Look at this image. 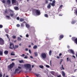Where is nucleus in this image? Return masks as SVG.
Wrapping results in <instances>:
<instances>
[{"label": "nucleus", "instance_id": "f03ea898", "mask_svg": "<svg viewBox=\"0 0 77 77\" xmlns=\"http://www.w3.org/2000/svg\"><path fill=\"white\" fill-rule=\"evenodd\" d=\"M24 66L26 69H29V72L32 71V68H31V64H26L24 65Z\"/></svg>", "mask_w": 77, "mask_h": 77}, {"label": "nucleus", "instance_id": "5701e85b", "mask_svg": "<svg viewBox=\"0 0 77 77\" xmlns=\"http://www.w3.org/2000/svg\"><path fill=\"white\" fill-rule=\"evenodd\" d=\"M60 69L61 70H63L65 69L63 68V65H62V67L60 68Z\"/></svg>", "mask_w": 77, "mask_h": 77}, {"label": "nucleus", "instance_id": "69168bd1", "mask_svg": "<svg viewBox=\"0 0 77 77\" xmlns=\"http://www.w3.org/2000/svg\"><path fill=\"white\" fill-rule=\"evenodd\" d=\"M28 47H29V48H30V47H31V45H29L28 46Z\"/></svg>", "mask_w": 77, "mask_h": 77}, {"label": "nucleus", "instance_id": "4d7b16f0", "mask_svg": "<svg viewBox=\"0 0 77 77\" xmlns=\"http://www.w3.org/2000/svg\"><path fill=\"white\" fill-rule=\"evenodd\" d=\"M12 61H14V60H15V59H11Z\"/></svg>", "mask_w": 77, "mask_h": 77}, {"label": "nucleus", "instance_id": "bf43d9fd", "mask_svg": "<svg viewBox=\"0 0 77 77\" xmlns=\"http://www.w3.org/2000/svg\"><path fill=\"white\" fill-rule=\"evenodd\" d=\"M72 57H74V58H75V56L73 55Z\"/></svg>", "mask_w": 77, "mask_h": 77}, {"label": "nucleus", "instance_id": "338daca9", "mask_svg": "<svg viewBox=\"0 0 77 77\" xmlns=\"http://www.w3.org/2000/svg\"><path fill=\"white\" fill-rule=\"evenodd\" d=\"M57 77H61V75H58Z\"/></svg>", "mask_w": 77, "mask_h": 77}, {"label": "nucleus", "instance_id": "774afa93", "mask_svg": "<svg viewBox=\"0 0 77 77\" xmlns=\"http://www.w3.org/2000/svg\"><path fill=\"white\" fill-rule=\"evenodd\" d=\"M16 42H17V40H15V41H14V43Z\"/></svg>", "mask_w": 77, "mask_h": 77}, {"label": "nucleus", "instance_id": "13d9d810", "mask_svg": "<svg viewBox=\"0 0 77 77\" xmlns=\"http://www.w3.org/2000/svg\"><path fill=\"white\" fill-rule=\"evenodd\" d=\"M18 68H19V69H21V67L20 66H18Z\"/></svg>", "mask_w": 77, "mask_h": 77}, {"label": "nucleus", "instance_id": "4c0bfd02", "mask_svg": "<svg viewBox=\"0 0 77 77\" xmlns=\"http://www.w3.org/2000/svg\"><path fill=\"white\" fill-rule=\"evenodd\" d=\"M17 27H19L20 26V25L19 24H17Z\"/></svg>", "mask_w": 77, "mask_h": 77}, {"label": "nucleus", "instance_id": "0eeeda50", "mask_svg": "<svg viewBox=\"0 0 77 77\" xmlns=\"http://www.w3.org/2000/svg\"><path fill=\"white\" fill-rule=\"evenodd\" d=\"M5 44L4 40L2 38H0V45H3Z\"/></svg>", "mask_w": 77, "mask_h": 77}, {"label": "nucleus", "instance_id": "2eb2a0df", "mask_svg": "<svg viewBox=\"0 0 77 77\" xmlns=\"http://www.w3.org/2000/svg\"><path fill=\"white\" fill-rule=\"evenodd\" d=\"M11 56H15V54H14V52H12L11 54Z\"/></svg>", "mask_w": 77, "mask_h": 77}, {"label": "nucleus", "instance_id": "c03bdc74", "mask_svg": "<svg viewBox=\"0 0 77 77\" xmlns=\"http://www.w3.org/2000/svg\"><path fill=\"white\" fill-rule=\"evenodd\" d=\"M35 75L37 76V77H40L39 76V75L38 74H35Z\"/></svg>", "mask_w": 77, "mask_h": 77}, {"label": "nucleus", "instance_id": "e433bc0d", "mask_svg": "<svg viewBox=\"0 0 77 77\" xmlns=\"http://www.w3.org/2000/svg\"><path fill=\"white\" fill-rule=\"evenodd\" d=\"M21 56L22 57H24V56H25V54H23L22 55H21Z\"/></svg>", "mask_w": 77, "mask_h": 77}, {"label": "nucleus", "instance_id": "f704fd0d", "mask_svg": "<svg viewBox=\"0 0 77 77\" xmlns=\"http://www.w3.org/2000/svg\"><path fill=\"white\" fill-rule=\"evenodd\" d=\"M27 58H28V57L27 55H26L25 57H24V59H27Z\"/></svg>", "mask_w": 77, "mask_h": 77}, {"label": "nucleus", "instance_id": "412c9836", "mask_svg": "<svg viewBox=\"0 0 77 77\" xmlns=\"http://www.w3.org/2000/svg\"><path fill=\"white\" fill-rule=\"evenodd\" d=\"M51 53H52V51H51V50H50L49 53V56L51 55Z\"/></svg>", "mask_w": 77, "mask_h": 77}, {"label": "nucleus", "instance_id": "393cba45", "mask_svg": "<svg viewBox=\"0 0 77 77\" xmlns=\"http://www.w3.org/2000/svg\"><path fill=\"white\" fill-rule=\"evenodd\" d=\"M0 55L1 56H2V55H3V51H0Z\"/></svg>", "mask_w": 77, "mask_h": 77}, {"label": "nucleus", "instance_id": "5fc2aeb1", "mask_svg": "<svg viewBox=\"0 0 77 77\" xmlns=\"http://www.w3.org/2000/svg\"><path fill=\"white\" fill-rule=\"evenodd\" d=\"M71 60L70 58L69 59V62H71Z\"/></svg>", "mask_w": 77, "mask_h": 77}, {"label": "nucleus", "instance_id": "c756f323", "mask_svg": "<svg viewBox=\"0 0 77 77\" xmlns=\"http://www.w3.org/2000/svg\"><path fill=\"white\" fill-rule=\"evenodd\" d=\"M3 76V73L2 72L0 73V77H2Z\"/></svg>", "mask_w": 77, "mask_h": 77}, {"label": "nucleus", "instance_id": "b1692460", "mask_svg": "<svg viewBox=\"0 0 77 77\" xmlns=\"http://www.w3.org/2000/svg\"><path fill=\"white\" fill-rule=\"evenodd\" d=\"M37 47H37V46L36 45H35L33 46V48H34V49H36Z\"/></svg>", "mask_w": 77, "mask_h": 77}, {"label": "nucleus", "instance_id": "f8f14e48", "mask_svg": "<svg viewBox=\"0 0 77 77\" xmlns=\"http://www.w3.org/2000/svg\"><path fill=\"white\" fill-rule=\"evenodd\" d=\"M4 53L5 54L8 55V53H9V51H8L7 50L5 51L4 52Z\"/></svg>", "mask_w": 77, "mask_h": 77}, {"label": "nucleus", "instance_id": "7c9ffc66", "mask_svg": "<svg viewBox=\"0 0 77 77\" xmlns=\"http://www.w3.org/2000/svg\"><path fill=\"white\" fill-rule=\"evenodd\" d=\"M20 63H24V61H23V60H21L19 61Z\"/></svg>", "mask_w": 77, "mask_h": 77}, {"label": "nucleus", "instance_id": "3c124183", "mask_svg": "<svg viewBox=\"0 0 77 77\" xmlns=\"http://www.w3.org/2000/svg\"><path fill=\"white\" fill-rule=\"evenodd\" d=\"M5 13H8V10H6L5 11Z\"/></svg>", "mask_w": 77, "mask_h": 77}, {"label": "nucleus", "instance_id": "c85d7f7f", "mask_svg": "<svg viewBox=\"0 0 77 77\" xmlns=\"http://www.w3.org/2000/svg\"><path fill=\"white\" fill-rule=\"evenodd\" d=\"M34 54H35V56H38V53L37 52H35L34 53Z\"/></svg>", "mask_w": 77, "mask_h": 77}, {"label": "nucleus", "instance_id": "a18cd8bd", "mask_svg": "<svg viewBox=\"0 0 77 77\" xmlns=\"http://www.w3.org/2000/svg\"><path fill=\"white\" fill-rule=\"evenodd\" d=\"M29 53L30 54H32V52L30 50V49H29Z\"/></svg>", "mask_w": 77, "mask_h": 77}, {"label": "nucleus", "instance_id": "cd10ccee", "mask_svg": "<svg viewBox=\"0 0 77 77\" xmlns=\"http://www.w3.org/2000/svg\"><path fill=\"white\" fill-rule=\"evenodd\" d=\"M39 68H42V69H43L44 68V66H43L42 65H40L39 66Z\"/></svg>", "mask_w": 77, "mask_h": 77}, {"label": "nucleus", "instance_id": "4be33fe9", "mask_svg": "<svg viewBox=\"0 0 77 77\" xmlns=\"http://www.w3.org/2000/svg\"><path fill=\"white\" fill-rule=\"evenodd\" d=\"M44 16L45 17H46V18H48V15L47 14H44Z\"/></svg>", "mask_w": 77, "mask_h": 77}, {"label": "nucleus", "instance_id": "c9c22d12", "mask_svg": "<svg viewBox=\"0 0 77 77\" xmlns=\"http://www.w3.org/2000/svg\"><path fill=\"white\" fill-rule=\"evenodd\" d=\"M5 32L7 33H8L9 32V30H8V29H6L5 30Z\"/></svg>", "mask_w": 77, "mask_h": 77}, {"label": "nucleus", "instance_id": "a211bd4d", "mask_svg": "<svg viewBox=\"0 0 77 77\" xmlns=\"http://www.w3.org/2000/svg\"><path fill=\"white\" fill-rule=\"evenodd\" d=\"M7 3L9 5H10L11 4V1L10 0H7Z\"/></svg>", "mask_w": 77, "mask_h": 77}, {"label": "nucleus", "instance_id": "0e129e2a", "mask_svg": "<svg viewBox=\"0 0 77 77\" xmlns=\"http://www.w3.org/2000/svg\"><path fill=\"white\" fill-rule=\"evenodd\" d=\"M57 59H59V58H60V57H59V56H57Z\"/></svg>", "mask_w": 77, "mask_h": 77}, {"label": "nucleus", "instance_id": "f257e3e1", "mask_svg": "<svg viewBox=\"0 0 77 77\" xmlns=\"http://www.w3.org/2000/svg\"><path fill=\"white\" fill-rule=\"evenodd\" d=\"M10 46L9 47V48L11 50H13V48H14V50H15V48H18V45H15V46H14V45L12 43H10Z\"/></svg>", "mask_w": 77, "mask_h": 77}, {"label": "nucleus", "instance_id": "2f4dec72", "mask_svg": "<svg viewBox=\"0 0 77 77\" xmlns=\"http://www.w3.org/2000/svg\"><path fill=\"white\" fill-rule=\"evenodd\" d=\"M20 26L21 27H23V26H24V24L23 23H21V24Z\"/></svg>", "mask_w": 77, "mask_h": 77}, {"label": "nucleus", "instance_id": "052dcab7", "mask_svg": "<svg viewBox=\"0 0 77 77\" xmlns=\"http://www.w3.org/2000/svg\"><path fill=\"white\" fill-rule=\"evenodd\" d=\"M59 56H62V53H60L59 55Z\"/></svg>", "mask_w": 77, "mask_h": 77}, {"label": "nucleus", "instance_id": "1a4fd4ad", "mask_svg": "<svg viewBox=\"0 0 77 77\" xmlns=\"http://www.w3.org/2000/svg\"><path fill=\"white\" fill-rule=\"evenodd\" d=\"M10 13H11L10 16H11V17H14V11L11 10H10ZM11 12L12 14H11Z\"/></svg>", "mask_w": 77, "mask_h": 77}, {"label": "nucleus", "instance_id": "79ce46f5", "mask_svg": "<svg viewBox=\"0 0 77 77\" xmlns=\"http://www.w3.org/2000/svg\"><path fill=\"white\" fill-rule=\"evenodd\" d=\"M48 3V1L47 0H46L45 1V4H47Z\"/></svg>", "mask_w": 77, "mask_h": 77}, {"label": "nucleus", "instance_id": "e2e57ef3", "mask_svg": "<svg viewBox=\"0 0 77 77\" xmlns=\"http://www.w3.org/2000/svg\"><path fill=\"white\" fill-rule=\"evenodd\" d=\"M63 61V59H61V61H60L61 62H62Z\"/></svg>", "mask_w": 77, "mask_h": 77}, {"label": "nucleus", "instance_id": "603ef678", "mask_svg": "<svg viewBox=\"0 0 77 77\" xmlns=\"http://www.w3.org/2000/svg\"><path fill=\"white\" fill-rule=\"evenodd\" d=\"M26 37H27V38H28V37H29V35L27 34L26 35Z\"/></svg>", "mask_w": 77, "mask_h": 77}, {"label": "nucleus", "instance_id": "a19ab883", "mask_svg": "<svg viewBox=\"0 0 77 77\" xmlns=\"http://www.w3.org/2000/svg\"><path fill=\"white\" fill-rule=\"evenodd\" d=\"M2 3H5V0H3L2 1Z\"/></svg>", "mask_w": 77, "mask_h": 77}, {"label": "nucleus", "instance_id": "20e7f679", "mask_svg": "<svg viewBox=\"0 0 77 77\" xmlns=\"http://www.w3.org/2000/svg\"><path fill=\"white\" fill-rule=\"evenodd\" d=\"M35 13L37 15H41V11L39 10L35 9Z\"/></svg>", "mask_w": 77, "mask_h": 77}, {"label": "nucleus", "instance_id": "9d476101", "mask_svg": "<svg viewBox=\"0 0 77 77\" xmlns=\"http://www.w3.org/2000/svg\"><path fill=\"white\" fill-rule=\"evenodd\" d=\"M19 70H20V69H16L15 71L14 72V74H17L18 73H20V71H19Z\"/></svg>", "mask_w": 77, "mask_h": 77}, {"label": "nucleus", "instance_id": "72a5a7b5", "mask_svg": "<svg viewBox=\"0 0 77 77\" xmlns=\"http://www.w3.org/2000/svg\"><path fill=\"white\" fill-rule=\"evenodd\" d=\"M12 37L13 39H15L16 38V36H13Z\"/></svg>", "mask_w": 77, "mask_h": 77}, {"label": "nucleus", "instance_id": "6ab92c4d", "mask_svg": "<svg viewBox=\"0 0 77 77\" xmlns=\"http://www.w3.org/2000/svg\"><path fill=\"white\" fill-rule=\"evenodd\" d=\"M26 27H27V28H29L30 27V26H29V25L28 24H26Z\"/></svg>", "mask_w": 77, "mask_h": 77}, {"label": "nucleus", "instance_id": "6e6d98bb", "mask_svg": "<svg viewBox=\"0 0 77 77\" xmlns=\"http://www.w3.org/2000/svg\"><path fill=\"white\" fill-rule=\"evenodd\" d=\"M25 50H26V51H28V48H26L25 49Z\"/></svg>", "mask_w": 77, "mask_h": 77}, {"label": "nucleus", "instance_id": "680f3d73", "mask_svg": "<svg viewBox=\"0 0 77 77\" xmlns=\"http://www.w3.org/2000/svg\"><path fill=\"white\" fill-rule=\"evenodd\" d=\"M50 65H51V60L50 61Z\"/></svg>", "mask_w": 77, "mask_h": 77}, {"label": "nucleus", "instance_id": "bb28decb", "mask_svg": "<svg viewBox=\"0 0 77 77\" xmlns=\"http://www.w3.org/2000/svg\"><path fill=\"white\" fill-rule=\"evenodd\" d=\"M17 40V41H21V38L20 37H18Z\"/></svg>", "mask_w": 77, "mask_h": 77}, {"label": "nucleus", "instance_id": "dca6fc26", "mask_svg": "<svg viewBox=\"0 0 77 77\" xmlns=\"http://www.w3.org/2000/svg\"><path fill=\"white\" fill-rule=\"evenodd\" d=\"M20 21L21 22H22L23 21H24V19L23 18H21L20 19Z\"/></svg>", "mask_w": 77, "mask_h": 77}, {"label": "nucleus", "instance_id": "9b49d317", "mask_svg": "<svg viewBox=\"0 0 77 77\" xmlns=\"http://www.w3.org/2000/svg\"><path fill=\"white\" fill-rule=\"evenodd\" d=\"M64 37V36H63V35H60L59 36V40H60L62 39H63V38Z\"/></svg>", "mask_w": 77, "mask_h": 77}, {"label": "nucleus", "instance_id": "de8ad7c7", "mask_svg": "<svg viewBox=\"0 0 77 77\" xmlns=\"http://www.w3.org/2000/svg\"><path fill=\"white\" fill-rule=\"evenodd\" d=\"M6 35L7 38H8V39H9V35H8V34H6Z\"/></svg>", "mask_w": 77, "mask_h": 77}, {"label": "nucleus", "instance_id": "ddd939ff", "mask_svg": "<svg viewBox=\"0 0 77 77\" xmlns=\"http://www.w3.org/2000/svg\"><path fill=\"white\" fill-rule=\"evenodd\" d=\"M14 9L16 11H18L19 10V8H18V7H15L14 8Z\"/></svg>", "mask_w": 77, "mask_h": 77}, {"label": "nucleus", "instance_id": "423d86ee", "mask_svg": "<svg viewBox=\"0 0 77 77\" xmlns=\"http://www.w3.org/2000/svg\"><path fill=\"white\" fill-rule=\"evenodd\" d=\"M41 56L43 59H46V57H47V55H46V54L45 53H42L41 54Z\"/></svg>", "mask_w": 77, "mask_h": 77}, {"label": "nucleus", "instance_id": "864d4df0", "mask_svg": "<svg viewBox=\"0 0 77 77\" xmlns=\"http://www.w3.org/2000/svg\"><path fill=\"white\" fill-rule=\"evenodd\" d=\"M67 61L68 62V61H69V58H67Z\"/></svg>", "mask_w": 77, "mask_h": 77}, {"label": "nucleus", "instance_id": "7ed1b4c3", "mask_svg": "<svg viewBox=\"0 0 77 77\" xmlns=\"http://www.w3.org/2000/svg\"><path fill=\"white\" fill-rule=\"evenodd\" d=\"M55 3L56 2L55 1V0H54L52 2V3H50L47 6V8L48 9H50L51 8V5L52 6H55Z\"/></svg>", "mask_w": 77, "mask_h": 77}, {"label": "nucleus", "instance_id": "6e6552de", "mask_svg": "<svg viewBox=\"0 0 77 77\" xmlns=\"http://www.w3.org/2000/svg\"><path fill=\"white\" fill-rule=\"evenodd\" d=\"M68 51L69 53H70L72 54H75L74 51H73L72 49H69L68 50Z\"/></svg>", "mask_w": 77, "mask_h": 77}, {"label": "nucleus", "instance_id": "09e8293b", "mask_svg": "<svg viewBox=\"0 0 77 77\" xmlns=\"http://www.w3.org/2000/svg\"><path fill=\"white\" fill-rule=\"evenodd\" d=\"M17 20H20V17H17Z\"/></svg>", "mask_w": 77, "mask_h": 77}, {"label": "nucleus", "instance_id": "49530a36", "mask_svg": "<svg viewBox=\"0 0 77 77\" xmlns=\"http://www.w3.org/2000/svg\"><path fill=\"white\" fill-rule=\"evenodd\" d=\"M3 27V25H0V28H2Z\"/></svg>", "mask_w": 77, "mask_h": 77}, {"label": "nucleus", "instance_id": "58836bf2", "mask_svg": "<svg viewBox=\"0 0 77 77\" xmlns=\"http://www.w3.org/2000/svg\"><path fill=\"white\" fill-rule=\"evenodd\" d=\"M46 67H47V68H50V66H48V65H46Z\"/></svg>", "mask_w": 77, "mask_h": 77}, {"label": "nucleus", "instance_id": "37998d69", "mask_svg": "<svg viewBox=\"0 0 77 77\" xmlns=\"http://www.w3.org/2000/svg\"><path fill=\"white\" fill-rule=\"evenodd\" d=\"M63 6V5H61L60 7H59V8H62Z\"/></svg>", "mask_w": 77, "mask_h": 77}, {"label": "nucleus", "instance_id": "4468645a", "mask_svg": "<svg viewBox=\"0 0 77 77\" xmlns=\"http://www.w3.org/2000/svg\"><path fill=\"white\" fill-rule=\"evenodd\" d=\"M62 75L63 77H65V72H64L62 71Z\"/></svg>", "mask_w": 77, "mask_h": 77}, {"label": "nucleus", "instance_id": "473e14b6", "mask_svg": "<svg viewBox=\"0 0 77 77\" xmlns=\"http://www.w3.org/2000/svg\"><path fill=\"white\" fill-rule=\"evenodd\" d=\"M75 21H73L72 22V24H75Z\"/></svg>", "mask_w": 77, "mask_h": 77}, {"label": "nucleus", "instance_id": "aec40b11", "mask_svg": "<svg viewBox=\"0 0 77 77\" xmlns=\"http://www.w3.org/2000/svg\"><path fill=\"white\" fill-rule=\"evenodd\" d=\"M74 42L76 44H77V38H76L74 40Z\"/></svg>", "mask_w": 77, "mask_h": 77}, {"label": "nucleus", "instance_id": "39448f33", "mask_svg": "<svg viewBox=\"0 0 77 77\" xmlns=\"http://www.w3.org/2000/svg\"><path fill=\"white\" fill-rule=\"evenodd\" d=\"M14 65H15V63L13 62L11 64L8 66V68L9 69H11L14 67Z\"/></svg>", "mask_w": 77, "mask_h": 77}, {"label": "nucleus", "instance_id": "8fccbe9b", "mask_svg": "<svg viewBox=\"0 0 77 77\" xmlns=\"http://www.w3.org/2000/svg\"><path fill=\"white\" fill-rule=\"evenodd\" d=\"M6 17H7V18H10L9 16L8 15L6 16Z\"/></svg>", "mask_w": 77, "mask_h": 77}, {"label": "nucleus", "instance_id": "a878e982", "mask_svg": "<svg viewBox=\"0 0 77 77\" xmlns=\"http://www.w3.org/2000/svg\"><path fill=\"white\" fill-rule=\"evenodd\" d=\"M72 41H73L74 42V40H75V37H72Z\"/></svg>", "mask_w": 77, "mask_h": 77}, {"label": "nucleus", "instance_id": "ea45409f", "mask_svg": "<svg viewBox=\"0 0 77 77\" xmlns=\"http://www.w3.org/2000/svg\"><path fill=\"white\" fill-rule=\"evenodd\" d=\"M51 73L52 75H54V72H51Z\"/></svg>", "mask_w": 77, "mask_h": 77}, {"label": "nucleus", "instance_id": "f3484780", "mask_svg": "<svg viewBox=\"0 0 77 77\" xmlns=\"http://www.w3.org/2000/svg\"><path fill=\"white\" fill-rule=\"evenodd\" d=\"M17 1L16 0H12V3H15Z\"/></svg>", "mask_w": 77, "mask_h": 77}]
</instances>
